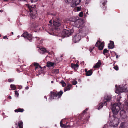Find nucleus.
I'll use <instances>...</instances> for the list:
<instances>
[{"label":"nucleus","mask_w":128,"mask_h":128,"mask_svg":"<svg viewBox=\"0 0 128 128\" xmlns=\"http://www.w3.org/2000/svg\"><path fill=\"white\" fill-rule=\"evenodd\" d=\"M121 103L118 102L111 104V109L113 112V116L114 118V116L118 114L120 110V107H121V108L124 107V106L122 105H121Z\"/></svg>","instance_id":"obj_1"},{"label":"nucleus","mask_w":128,"mask_h":128,"mask_svg":"<svg viewBox=\"0 0 128 128\" xmlns=\"http://www.w3.org/2000/svg\"><path fill=\"white\" fill-rule=\"evenodd\" d=\"M35 5L31 6L28 4L27 5V6L30 12L31 17L32 18H34L36 15V11L35 9Z\"/></svg>","instance_id":"obj_2"},{"label":"nucleus","mask_w":128,"mask_h":128,"mask_svg":"<svg viewBox=\"0 0 128 128\" xmlns=\"http://www.w3.org/2000/svg\"><path fill=\"white\" fill-rule=\"evenodd\" d=\"M62 94V91H60L57 93L51 92L49 98L50 99H56L60 98Z\"/></svg>","instance_id":"obj_3"},{"label":"nucleus","mask_w":128,"mask_h":128,"mask_svg":"<svg viewBox=\"0 0 128 128\" xmlns=\"http://www.w3.org/2000/svg\"><path fill=\"white\" fill-rule=\"evenodd\" d=\"M71 21L74 22L75 25L78 28H79L82 26V24L83 23V22L79 20L78 17H73Z\"/></svg>","instance_id":"obj_4"},{"label":"nucleus","mask_w":128,"mask_h":128,"mask_svg":"<svg viewBox=\"0 0 128 128\" xmlns=\"http://www.w3.org/2000/svg\"><path fill=\"white\" fill-rule=\"evenodd\" d=\"M21 36H23L25 38L26 40H28L30 42H32V39L33 38L32 35L29 34L27 32H25L23 33L21 35Z\"/></svg>","instance_id":"obj_5"},{"label":"nucleus","mask_w":128,"mask_h":128,"mask_svg":"<svg viewBox=\"0 0 128 128\" xmlns=\"http://www.w3.org/2000/svg\"><path fill=\"white\" fill-rule=\"evenodd\" d=\"M73 32V29L68 30L64 29L63 31L62 34L64 36V37H68L71 35Z\"/></svg>","instance_id":"obj_6"},{"label":"nucleus","mask_w":128,"mask_h":128,"mask_svg":"<svg viewBox=\"0 0 128 128\" xmlns=\"http://www.w3.org/2000/svg\"><path fill=\"white\" fill-rule=\"evenodd\" d=\"M127 91V89L125 88V87L123 86L120 85L118 88H116L115 92L116 93L119 94L122 92H126Z\"/></svg>","instance_id":"obj_7"},{"label":"nucleus","mask_w":128,"mask_h":128,"mask_svg":"<svg viewBox=\"0 0 128 128\" xmlns=\"http://www.w3.org/2000/svg\"><path fill=\"white\" fill-rule=\"evenodd\" d=\"M121 110L120 112V116L123 118H125L127 117V114L126 113L124 108H121Z\"/></svg>","instance_id":"obj_8"},{"label":"nucleus","mask_w":128,"mask_h":128,"mask_svg":"<svg viewBox=\"0 0 128 128\" xmlns=\"http://www.w3.org/2000/svg\"><path fill=\"white\" fill-rule=\"evenodd\" d=\"M81 39L80 35L79 33H78L76 34L75 36L73 37L72 40L75 43H76L78 42Z\"/></svg>","instance_id":"obj_9"},{"label":"nucleus","mask_w":128,"mask_h":128,"mask_svg":"<svg viewBox=\"0 0 128 128\" xmlns=\"http://www.w3.org/2000/svg\"><path fill=\"white\" fill-rule=\"evenodd\" d=\"M53 24L54 26L56 27H58L60 25V21L59 20V18H57L55 20H53Z\"/></svg>","instance_id":"obj_10"},{"label":"nucleus","mask_w":128,"mask_h":128,"mask_svg":"<svg viewBox=\"0 0 128 128\" xmlns=\"http://www.w3.org/2000/svg\"><path fill=\"white\" fill-rule=\"evenodd\" d=\"M81 1V0H73L71 4V6L73 8L74 7L78 5Z\"/></svg>","instance_id":"obj_11"},{"label":"nucleus","mask_w":128,"mask_h":128,"mask_svg":"<svg viewBox=\"0 0 128 128\" xmlns=\"http://www.w3.org/2000/svg\"><path fill=\"white\" fill-rule=\"evenodd\" d=\"M108 121V122L109 123L110 126L111 127H117L118 125V122H116L115 120L112 121V122L111 121Z\"/></svg>","instance_id":"obj_12"},{"label":"nucleus","mask_w":128,"mask_h":128,"mask_svg":"<svg viewBox=\"0 0 128 128\" xmlns=\"http://www.w3.org/2000/svg\"><path fill=\"white\" fill-rule=\"evenodd\" d=\"M82 26L80 27V28H81L80 29V33L83 32L85 33L88 31V28L85 27L83 26V23L82 24Z\"/></svg>","instance_id":"obj_13"},{"label":"nucleus","mask_w":128,"mask_h":128,"mask_svg":"<svg viewBox=\"0 0 128 128\" xmlns=\"http://www.w3.org/2000/svg\"><path fill=\"white\" fill-rule=\"evenodd\" d=\"M38 51L42 54H43L45 52L48 53L49 54H50V52L48 51H47L46 49L44 48H40L38 50Z\"/></svg>","instance_id":"obj_14"},{"label":"nucleus","mask_w":128,"mask_h":128,"mask_svg":"<svg viewBox=\"0 0 128 128\" xmlns=\"http://www.w3.org/2000/svg\"><path fill=\"white\" fill-rule=\"evenodd\" d=\"M104 102L106 103V102H109L111 98V96L110 95H106L104 97Z\"/></svg>","instance_id":"obj_15"},{"label":"nucleus","mask_w":128,"mask_h":128,"mask_svg":"<svg viewBox=\"0 0 128 128\" xmlns=\"http://www.w3.org/2000/svg\"><path fill=\"white\" fill-rule=\"evenodd\" d=\"M101 64V61L100 60H99L96 64L93 67L95 68H98L100 66Z\"/></svg>","instance_id":"obj_16"},{"label":"nucleus","mask_w":128,"mask_h":128,"mask_svg":"<svg viewBox=\"0 0 128 128\" xmlns=\"http://www.w3.org/2000/svg\"><path fill=\"white\" fill-rule=\"evenodd\" d=\"M71 66L72 68H74L76 70L78 69V66L77 64H71Z\"/></svg>","instance_id":"obj_17"},{"label":"nucleus","mask_w":128,"mask_h":128,"mask_svg":"<svg viewBox=\"0 0 128 128\" xmlns=\"http://www.w3.org/2000/svg\"><path fill=\"white\" fill-rule=\"evenodd\" d=\"M110 43L108 44V48L109 49H112L114 48V42L113 41H110Z\"/></svg>","instance_id":"obj_18"},{"label":"nucleus","mask_w":128,"mask_h":128,"mask_svg":"<svg viewBox=\"0 0 128 128\" xmlns=\"http://www.w3.org/2000/svg\"><path fill=\"white\" fill-rule=\"evenodd\" d=\"M72 86L71 84H68L67 86L64 88V91L66 92L67 90H70L72 87Z\"/></svg>","instance_id":"obj_19"},{"label":"nucleus","mask_w":128,"mask_h":128,"mask_svg":"<svg viewBox=\"0 0 128 128\" xmlns=\"http://www.w3.org/2000/svg\"><path fill=\"white\" fill-rule=\"evenodd\" d=\"M60 126L62 128H66L68 127H69L70 126L69 125H67L65 124H62V121H60Z\"/></svg>","instance_id":"obj_20"},{"label":"nucleus","mask_w":128,"mask_h":128,"mask_svg":"<svg viewBox=\"0 0 128 128\" xmlns=\"http://www.w3.org/2000/svg\"><path fill=\"white\" fill-rule=\"evenodd\" d=\"M54 64V63L52 62H47L46 66L49 68L51 66H53Z\"/></svg>","instance_id":"obj_21"},{"label":"nucleus","mask_w":128,"mask_h":128,"mask_svg":"<svg viewBox=\"0 0 128 128\" xmlns=\"http://www.w3.org/2000/svg\"><path fill=\"white\" fill-rule=\"evenodd\" d=\"M99 106L98 108V110H99L100 109L102 108L103 106H106L107 105V103H106V102H104L102 103V104L100 105V104H99Z\"/></svg>","instance_id":"obj_22"},{"label":"nucleus","mask_w":128,"mask_h":128,"mask_svg":"<svg viewBox=\"0 0 128 128\" xmlns=\"http://www.w3.org/2000/svg\"><path fill=\"white\" fill-rule=\"evenodd\" d=\"M24 110L23 108H18L15 110L14 112H22Z\"/></svg>","instance_id":"obj_23"},{"label":"nucleus","mask_w":128,"mask_h":128,"mask_svg":"<svg viewBox=\"0 0 128 128\" xmlns=\"http://www.w3.org/2000/svg\"><path fill=\"white\" fill-rule=\"evenodd\" d=\"M92 70L88 71L86 73V76H88L91 75L92 74Z\"/></svg>","instance_id":"obj_24"},{"label":"nucleus","mask_w":128,"mask_h":128,"mask_svg":"<svg viewBox=\"0 0 128 128\" xmlns=\"http://www.w3.org/2000/svg\"><path fill=\"white\" fill-rule=\"evenodd\" d=\"M104 43L103 42H102L98 46L99 49L100 50H102L104 48Z\"/></svg>","instance_id":"obj_25"},{"label":"nucleus","mask_w":128,"mask_h":128,"mask_svg":"<svg viewBox=\"0 0 128 128\" xmlns=\"http://www.w3.org/2000/svg\"><path fill=\"white\" fill-rule=\"evenodd\" d=\"M18 126L19 128H23V123L22 121H20L19 122Z\"/></svg>","instance_id":"obj_26"},{"label":"nucleus","mask_w":128,"mask_h":128,"mask_svg":"<svg viewBox=\"0 0 128 128\" xmlns=\"http://www.w3.org/2000/svg\"><path fill=\"white\" fill-rule=\"evenodd\" d=\"M34 39H36V40H37L38 42L39 43H41L42 42V41L40 39V38L38 37H36L34 38Z\"/></svg>","instance_id":"obj_27"},{"label":"nucleus","mask_w":128,"mask_h":128,"mask_svg":"<svg viewBox=\"0 0 128 128\" xmlns=\"http://www.w3.org/2000/svg\"><path fill=\"white\" fill-rule=\"evenodd\" d=\"M10 86L12 88L11 89L12 90H15L16 89V87L15 85L11 84L10 85Z\"/></svg>","instance_id":"obj_28"},{"label":"nucleus","mask_w":128,"mask_h":128,"mask_svg":"<svg viewBox=\"0 0 128 128\" xmlns=\"http://www.w3.org/2000/svg\"><path fill=\"white\" fill-rule=\"evenodd\" d=\"M110 50H108L106 48L104 49L103 50V54L104 55H105Z\"/></svg>","instance_id":"obj_29"},{"label":"nucleus","mask_w":128,"mask_h":128,"mask_svg":"<svg viewBox=\"0 0 128 128\" xmlns=\"http://www.w3.org/2000/svg\"><path fill=\"white\" fill-rule=\"evenodd\" d=\"M125 124V122H122V123L120 124V128H125L124 126Z\"/></svg>","instance_id":"obj_30"},{"label":"nucleus","mask_w":128,"mask_h":128,"mask_svg":"<svg viewBox=\"0 0 128 128\" xmlns=\"http://www.w3.org/2000/svg\"><path fill=\"white\" fill-rule=\"evenodd\" d=\"M52 72L53 73L58 74L59 72V70L58 69H54L52 70Z\"/></svg>","instance_id":"obj_31"},{"label":"nucleus","mask_w":128,"mask_h":128,"mask_svg":"<svg viewBox=\"0 0 128 128\" xmlns=\"http://www.w3.org/2000/svg\"><path fill=\"white\" fill-rule=\"evenodd\" d=\"M60 83L62 84V86L63 87H64L66 85V84L64 82L63 80H62L60 82Z\"/></svg>","instance_id":"obj_32"},{"label":"nucleus","mask_w":128,"mask_h":128,"mask_svg":"<svg viewBox=\"0 0 128 128\" xmlns=\"http://www.w3.org/2000/svg\"><path fill=\"white\" fill-rule=\"evenodd\" d=\"M107 2V1H106V0H105V1H104V2H102V5L103 6V8L104 10H105L106 8H105H105H104V6H105V5L106 4V2Z\"/></svg>","instance_id":"obj_33"},{"label":"nucleus","mask_w":128,"mask_h":128,"mask_svg":"<svg viewBox=\"0 0 128 128\" xmlns=\"http://www.w3.org/2000/svg\"><path fill=\"white\" fill-rule=\"evenodd\" d=\"M72 83L73 85H75L77 83V82L75 80H74L72 81Z\"/></svg>","instance_id":"obj_34"},{"label":"nucleus","mask_w":128,"mask_h":128,"mask_svg":"<svg viewBox=\"0 0 128 128\" xmlns=\"http://www.w3.org/2000/svg\"><path fill=\"white\" fill-rule=\"evenodd\" d=\"M79 15L80 17H82L83 16V12H80L79 14Z\"/></svg>","instance_id":"obj_35"},{"label":"nucleus","mask_w":128,"mask_h":128,"mask_svg":"<svg viewBox=\"0 0 128 128\" xmlns=\"http://www.w3.org/2000/svg\"><path fill=\"white\" fill-rule=\"evenodd\" d=\"M114 68L116 70H118V66H114Z\"/></svg>","instance_id":"obj_36"},{"label":"nucleus","mask_w":128,"mask_h":128,"mask_svg":"<svg viewBox=\"0 0 128 128\" xmlns=\"http://www.w3.org/2000/svg\"><path fill=\"white\" fill-rule=\"evenodd\" d=\"M14 92L16 95L18 96L19 95V94L18 92L16 90Z\"/></svg>","instance_id":"obj_37"},{"label":"nucleus","mask_w":128,"mask_h":128,"mask_svg":"<svg viewBox=\"0 0 128 128\" xmlns=\"http://www.w3.org/2000/svg\"><path fill=\"white\" fill-rule=\"evenodd\" d=\"M81 9V7H80L78 6L76 7V9L78 11H79Z\"/></svg>","instance_id":"obj_38"},{"label":"nucleus","mask_w":128,"mask_h":128,"mask_svg":"<svg viewBox=\"0 0 128 128\" xmlns=\"http://www.w3.org/2000/svg\"><path fill=\"white\" fill-rule=\"evenodd\" d=\"M100 43V42L98 41L97 42H96V44L95 45V46H98L99 44Z\"/></svg>","instance_id":"obj_39"},{"label":"nucleus","mask_w":128,"mask_h":128,"mask_svg":"<svg viewBox=\"0 0 128 128\" xmlns=\"http://www.w3.org/2000/svg\"><path fill=\"white\" fill-rule=\"evenodd\" d=\"M34 66H39V64L37 63H34Z\"/></svg>","instance_id":"obj_40"},{"label":"nucleus","mask_w":128,"mask_h":128,"mask_svg":"<svg viewBox=\"0 0 128 128\" xmlns=\"http://www.w3.org/2000/svg\"><path fill=\"white\" fill-rule=\"evenodd\" d=\"M71 0H66L65 2L66 3H69L70 2Z\"/></svg>","instance_id":"obj_41"},{"label":"nucleus","mask_w":128,"mask_h":128,"mask_svg":"<svg viewBox=\"0 0 128 128\" xmlns=\"http://www.w3.org/2000/svg\"><path fill=\"white\" fill-rule=\"evenodd\" d=\"M8 82H11L13 81V80H12L11 78H9L8 80Z\"/></svg>","instance_id":"obj_42"},{"label":"nucleus","mask_w":128,"mask_h":128,"mask_svg":"<svg viewBox=\"0 0 128 128\" xmlns=\"http://www.w3.org/2000/svg\"><path fill=\"white\" fill-rule=\"evenodd\" d=\"M88 110V108H86L85 110H84L83 111V113H84V112H86Z\"/></svg>","instance_id":"obj_43"},{"label":"nucleus","mask_w":128,"mask_h":128,"mask_svg":"<svg viewBox=\"0 0 128 128\" xmlns=\"http://www.w3.org/2000/svg\"><path fill=\"white\" fill-rule=\"evenodd\" d=\"M48 14H51L52 15H54V16H55L56 15L55 14H53V13H52L51 14H50L49 13H48Z\"/></svg>","instance_id":"obj_44"},{"label":"nucleus","mask_w":128,"mask_h":128,"mask_svg":"<svg viewBox=\"0 0 128 128\" xmlns=\"http://www.w3.org/2000/svg\"><path fill=\"white\" fill-rule=\"evenodd\" d=\"M3 38L4 39H8L7 36H4Z\"/></svg>","instance_id":"obj_45"},{"label":"nucleus","mask_w":128,"mask_h":128,"mask_svg":"<svg viewBox=\"0 0 128 128\" xmlns=\"http://www.w3.org/2000/svg\"><path fill=\"white\" fill-rule=\"evenodd\" d=\"M52 20H50L49 21V23L50 24H51V25L52 24Z\"/></svg>","instance_id":"obj_46"},{"label":"nucleus","mask_w":128,"mask_h":128,"mask_svg":"<svg viewBox=\"0 0 128 128\" xmlns=\"http://www.w3.org/2000/svg\"><path fill=\"white\" fill-rule=\"evenodd\" d=\"M93 49L92 48H90L89 49V51L91 52H92V50Z\"/></svg>","instance_id":"obj_47"},{"label":"nucleus","mask_w":128,"mask_h":128,"mask_svg":"<svg viewBox=\"0 0 128 128\" xmlns=\"http://www.w3.org/2000/svg\"><path fill=\"white\" fill-rule=\"evenodd\" d=\"M33 26L35 28H36L38 26V25L37 24H35V26H34V25H33Z\"/></svg>","instance_id":"obj_48"},{"label":"nucleus","mask_w":128,"mask_h":128,"mask_svg":"<svg viewBox=\"0 0 128 128\" xmlns=\"http://www.w3.org/2000/svg\"><path fill=\"white\" fill-rule=\"evenodd\" d=\"M36 1H37V0H31V2H34Z\"/></svg>","instance_id":"obj_49"},{"label":"nucleus","mask_w":128,"mask_h":128,"mask_svg":"<svg viewBox=\"0 0 128 128\" xmlns=\"http://www.w3.org/2000/svg\"><path fill=\"white\" fill-rule=\"evenodd\" d=\"M8 98L10 99H11L12 98L11 96H9L8 97Z\"/></svg>","instance_id":"obj_50"},{"label":"nucleus","mask_w":128,"mask_h":128,"mask_svg":"<svg viewBox=\"0 0 128 128\" xmlns=\"http://www.w3.org/2000/svg\"><path fill=\"white\" fill-rule=\"evenodd\" d=\"M29 87L28 86H27L25 88V89L28 90V89Z\"/></svg>","instance_id":"obj_51"},{"label":"nucleus","mask_w":128,"mask_h":128,"mask_svg":"<svg viewBox=\"0 0 128 128\" xmlns=\"http://www.w3.org/2000/svg\"><path fill=\"white\" fill-rule=\"evenodd\" d=\"M88 71H87V69H86L85 70V72L86 73Z\"/></svg>","instance_id":"obj_52"},{"label":"nucleus","mask_w":128,"mask_h":128,"mask_svg":"<svg viewBox=\"0 0 128 128\" xmlns=\"http://www.w3.org/2000/svg\"><path fill=\"white\" fill-rule=\"evenodd\" d=\"M38 66L41 69L42 68V67L40 66V65H39V66Z\"/></svg>","instance_id":"obj_53"},{"label":"nucleus","mask_w":128,"mask_h":128,"mask_svg":"<svg viewBox=\"0 0 128 128\" xmlns=\"http://www.w3.org/2000/svg\"><path fill=\"white\" fill-rule=\"evenodd\" d=\"M3 10H0V12H3Z\"/></svg>","instance_id":"obj_54"},{"label":"nucleus","mask_w":128,"mask_h":128,"mask_svg":"<svg viewBox=\"0 0 128 128\" xmlns=\"http://www.w3.org/2000/svg\"><path fill=\"white\" fill-rule=\"evenodd\" d=\"M116 58H118V55H117L116 56Z\"/></svg>","instance_id":"obj_55"},{"label":"nucleus","mask_w":128,"mask_h":128,"mask_svg":"<svg viewBox=\"0 0 128 128\" xmlns=\"http://www.w3.org/2000/svg\"><path fill=\"white\" fill-rule=\"evenodd\" d=\"M38 66H36V67L35 68V69L36 70L37 68H38Z\"/></svg>","instance_id":"obj_56"},{"label":"nucleus","mask_w":128,"mask_h":128,"mask_svg":"<svg viewBox=\"0 0 128 128\" xmlns=\"http://www.w3.org/2000/svg\"><path fill=\"white\" fill-rule=\"evenodd\" d=\"M44 98H46V99H47V98L46 96H44Z\"/></svg>","instance_id":"obj_57"},{"label":"nucleus","mask_w":128,"mask_h":128,"mask_svg":"<svg viewBox=\"0 0 128 128\" xmlns=\"http://www.w3.org/2000/svg\"><path fill=\"white\" fill-rule=\"evenodd\" d=\"M51 82L52 83H54V82L53 81H52Z\"/></svg>","instance_id":"obj_58"},{"label":"nucleus","mask_w":128,"mask_h":128,"mask_svg":"<svg viewBox=\"0 0 128 128\" xmlns=\"http://www.w3.org/2000/svg\"><path fill=\"white\" fill-rule=\"evenodd\" d=\"M12 35L13 34H14L13 32H12Z\"/></svg>","instance_id":"obj_59"},{"label":"nucleus","mask_w":128,"mask_h":128,"mask_svg":"<svg viewBox=\"0 0 128 128\" xmlns=\"http://www.w3.org/2000/svg\"><path fill=\"white\" fill-rule=\"evenodd\" d=\"M94 48H95V47H93V48H92V49H94Z\"/></svg>","instance_id":"obj_60"},{"label":"nucleus","mask_w":128,"mask_h":128,"mask_svg":"<svg viewBox=\"0 0 128 128\" xmlns=\"http://www.w3.org/2000/svg\"><path fill=\"white\" fill-rule=\"evenodd\" d=\"M115 86H116H116H117V85H116Z\"/></svg>","instance_id":"obj_61"},{"label":"nucleus","mask_w":128,"mask_h":128,"mask_svg":"<svg viewBox=\"0 0 128 128\" xmlns=\"http://www.w3.org/2000/svg\"><path fill=\"white\" fill-rule=\"evenodd\" d=\"M88 14V12H86V14Z\"/></svg>","instance_id":"obj_62"},{"label":"nucleus","mask_w":128,"mask_h":128,"mask_svg":"<svg viewBox=\"0 0 128 128\" xmlns=\"http://www.w3.org/2000/svg\"><path fill=\"white\" fill-rule=\"evenodd\" d=\"M16 124L17 125V124H18L17 123H16Z\"/></svg>","instance_id":"obj_63"},{"label":"nucleus","mask_w":128,"mask_h":128,"mask_svg":"<svg viewBox=\"0 0 128 128\" xmlns=\"http://www.w3.org/2000/svg\"><path fill=\"white\" fill-rule=\"evenodd\" d=\"M82 49H83V47H82Z\"/></svg>","instance_id":"obj_64"}]
</instances>
